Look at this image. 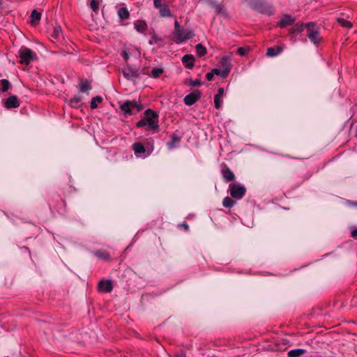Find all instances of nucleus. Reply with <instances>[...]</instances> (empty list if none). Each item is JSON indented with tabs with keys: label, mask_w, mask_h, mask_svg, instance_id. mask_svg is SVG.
<instances>
[{
	"label": "nucleus",
	"mask_w": 357,
	"mask_h": 357,
	"mask_svg": "<svg viewBox=\"0 0 357 357\" xmlns=\"http://www.w3.org/2000/svg\"><path fill=\"white\" fill-rule=\"evenodd\" d=\"M51 37L55 40H59L63 38V31L60 25H56L54 27Z\"/></svg>",
	"instance_id": "21"
},
{
	"label": "nucleus",
	"mask_w": 357,
	"mask_h": 357,
	"mask_svg": "<svg viewBox=\"0 0 357 357\" xmlns=\"http://www.w3.org/2000/svg\"><path fill=\"white\" fill-rule=\"evenodd\" d=\"M229 192L232 198L241 199L246 192V188L241 183H230L229 185Z\"/></svg>",
	"instance_id": "6"
},
{
	"label": "nucleus",
	"mask_w": 357,
	"mask_h": 357,
	"mask_svg": "<svg viewBox=\"0 0 357 357\" xmlns=\"http://www.w3.org/2000/svg\"><path fill=\"white\" fill-rule=\"evenodd\" d=\"M214 8L215 10V12L218 13H221L222 10V7L220 4H215Z\"/></svg>",
	"instance_id": "44"
},
{
	"label": "nucleus",
	"mask_w": 357,
	"mask_h": 357,
	"mask_svg": "<svg viewBox=\"0 0 357 357\" xmlns=\"http://www.w3.org/2000/svg\"><path fill=\"white\" fill-rule=\"evenodd\" d=\"M94 255L98 258L105 261H109L110 259V256L106 251L97 250L94 252Z\"/></svg>",
	"instance_id": "25"
},
{
	"label": "nucleus",
	"mask_w": 357,
	"mask_h": 357,
	"mask_svg": "<svg viewBox=\"0 0 357 357\" xmlns=\"http://www.w3.org/2000/svg\"><path fill=\"white\" fill-rule=\"evenodd\" d=\"M213 76H214V73H213V70H211L209 73H207L206 75V77L207 80H208V81H211L213 79Z\"/></svg>",
	"instance_id": "45"
},
{
	"label": "nucleus",
	"mask_w": 357,
	"mask_h": 357,
	"mask_svg": "<svg viewBox=\"0 0 357 357\" xmlns=\"http://www.w3.org/2000/svg\"><path fill=\"white\" fill-rule=\"evenodd\" d=\"M295 22V18H294L291 15H284L280 22L278 24V26L283 29L289 25H292Z\"/></svg>",
	"instance_id": "15"
},
{
	"label": "nucleus",
	"mask_w": 357,
	"mask_h": 357,
	"mask_svg": "<svg viewBox=\"0 0 357 357\" xmlns=\"http://www.w3.org/2000/svg\"><path fill=\"white\" fill-rule=\"evenodd\" d=\"M102 98L100 96H97L93 97L90 102V107L91 109H96L98 107V104L102 102Z\"/></svg>",
	"instance_id": "26"
},
{
	"label": "nucleus",
	"mask_w": 357,
	"mask_h": 357,
	"mask_svg": "<svg viewBox=\"0 0 357 357\" xmlns=\"http://www.w3.org/2000/svg\"><path fill=\"white\" fill-rule=\"evenodd\" d=\"M90 6L93 11L96 12L98 10L99 3L96 0H91Z\"/></svg>",
	"instance_id": "40"
},
{
	"label": "nucleus",
	"mask_w": 357,
	"mask_h": 357,
	"mask_svg": "<svg viewBox=\"0 0 357 357\" xmlns=\"http://www.w3.org/2000/svg\"><path fill=\"white\" fill-rule=\"evenodd\" d=\"M179 226H180L181 227L184 228V229H185V231H188V229H189V226H188V225L186 222H183V223H182V224H181Z\"/></svg>",
	"instance_id": "49"
},
{
	"label": "nucleus",
	"mask_w": 357,
	"mask_h": 357,
	"mask_svg": "<svg viewBox=\"0 0 357 357\" xmlns=\"http://www.w3.org/2000/svg\"><path fill=\"white\" fill-rule=\"evenodd\" d=\"M235 201H234L231 198L229 197H226L223 199L222 205L224 207L227 208H231L235 204Z\"/></svg>",
	"instance_id": "29"
},
{
	"label": "nucleus",
	"mask_w": 357,
	"mask_h": 357,
	"mask_svg": "<svg viewBox=\"0 0 357 357\" xmlns=\"http://www.w3.org/2000/svg\"><path fill=\"white\" fill-rule=\"evenodd\" d=\"M337 21L344 27L351 28L352 26V24L349 21H347L343 18H338Z\"/></svg>",
	"instance_id": "36"
},
{
	"label": "nucleus",
	"mask_w": 357,
	"mask_h": 357,
	"mask_svg": "<svg viewBox=\"0 0 357 357\" xmlns=\"http://www.w3.org/2000/svg\"><path fill=\"white\" fill-rule=\"evenodd\" d=\"M159 41H162V38L157 36L156 34H153L151 39L149 41L150 45H155L158 44Z\"/></svg>",
	"instance_id": "35"
},
{
	"label": "nucleus",
	"mask_w": 357,
	"mask_h": 357,
	"mask_svg": "<svg viewBox=\"0 0 357 357\" xmlns=\"http://www.w3.org/2000/svg\"><path fill=\"white\" fill-rule=\"evenodd\" d=\"M251 7L260 13L271 15L275 12L273 6L266 0H250Z\"/></svg>",
	"instance_id": "2"
},
{
	"label": "nucleus",
	"mask_w": 357,
	"mask_h": 357,
	"mask_svg": "<svg viewBox=\"0 0 357 357\" xmlns=\"http://www.w3.org/2000/svg\"><path fill=\"white\" fill-rule=\"evenodd\" d=\"M195 58L192 54H185L182 58V62L186 68L192 69L194 67Z\"/></svg>",
	"instance_id": "17"
},
{
	"label": "nucleus",
	"mask_w": 357,
	"mask_h": 357,
	"mask_svg": "<svg viewBox=\"0 0 357 357\" xmlns=\"http://www.w3.org/2000/svg\"><path fill=\"white\" fill-rule=\"evenodd\" d=\"M221 96H217V95H215L214 96V105H215V107L216 109H220L221 107V104H222V101H221Z\"/></svg>",
	"instance_id": "39"
},
{
	"label": "nucleus",
	"mask_w": 357,
	"mask_h": 357,
	"mask_svg": "<svg viewBox=\"0 0 357 357\" xmlns=\"http://www.w3.org/2000/svg\"><path fill=\"white\" fill-rule=\"evenodd\" d=\"M212 70H213L214 75H219V76H220L222 78L227 77L228 76V75H229L226 72V70H224L222 68H213Z\"/></svg>",
	"instance_id": "33"
},
{
	"label": "nucleus",
	"mask_w": 357,
	"mask_h": 357,
	"mask_svg": "<svg viewBox=\"0 0 357 357\" xmlns=\"http://www.w3.org/2000/svg\"><path fill=\"white\" fill-rule=\"evenodd\" d=\"M201 98V92L199 90H195L192 93L185 96L183 101L188 106L194 105Z\"/></svg>",
	"instance_id": "10"
},
{
	"label": "nucleus",
	"mask_w": 357,
	"mask_h": 357,
	"mask_svg": "<svg viewBox=\"0 0 357 357\" xmlns=\"http://www.w3.org/2000/svg\"><path fill=\"white\" fill-rule=\"evenodd\" d=\"M80 102H81L80 96H75L72 99H70L69 103L72 107L77 108L79 107V104Z\"/></svg>",
	"instance_id": "32"
},
{
	"label": "nucleus",
	"mask_w": 357,
	"mask_h": 357,
	"mask_svg": "<svg viewBox=\"0 0 357 357\" xmlns=\"http://www.w3.org/2000/svg\"><path fill=\"white\" fill-rule=\"evenodd\" d=\"M180 141L181 137L179 136L176 134L172 135L170 141L167 143V148L169 150L174 149L176 146V144L180 142Z\"/></svg>",
	"instance_id": "19"
},
{
	"label": "nucleus",
	"mask_w": 357,
	"mask_h": 357,
	"mask_svg": "<svg viewBox=\"0 0 357 357\" xmlns=\"http://www.w3.org/2000/svg\"><path fill=\"white\" fill-rule=\"evenodd\" d=\"M113 285L111 280H102L99 282L98 289L100 292L109 293L112 291Z\"/></svg>",
	"instance_id": "12"
},
{
	"label": "nucleus",
	"mask_w": 357,
	"mask_h": 357,
	"mask_svg": "<svg viewBox=\"0 0 357 357\" xmlns=\"http://www.w3.org/2000/svg\"><path fill=\"white\" fill-rule=\"evenodd\" d=\"M248 52L244 47H238L236 50V53L240 56H245Z\"/></svg>",
	"instance_id": "41"
},
{
	"label": "nucleus",
	"mask_w": 357,
	"mask_h": 357,
	"mask_svg": "<svg viewBox=\"0 0 357 357\" xmlns=\"http://www.w3.org/2000/svg\"><path fill=\"white\" fill-rule=\"evenodd\" d=\"M130 108H136L137 112H139L142 109V106L136 100L130 101Z\"/></svg>",
	"instance_id": "38"
},
{
	"label": "nucleus",
	"mask_w": 357,
	"mask_h": 357,
	"mask_svg": "<svg viewBox=\"0 0 357 357\" xmlns=\"http://www.w3.org/2000/svg\"><path fill=\"white\" fill-rule=\"evenodd\" d=\"M305 28V24L296 23L289 29V33L292 35L301 33Z\"/></svg>",
	"instance_id": "20"
},
{
	"label": "nucleus",
	"mask_w": 357,
	"mask_h": 357,
	"mask_svg": "<svg viewBox=\"0 0 357 357\" xmlns=\"http://www.w3.org/2000/svg\"><path fill=\"white\" fill-rule=\"evenodd\" d=\"M174 32H176V33H178V31L179 30H181V25H180V24L178 23V22L177 20H175V21H174Z\"/></svg>",
	"instance_id": "43"
},
{
	"label": "nucleus",
	"mask_w": 357,
	"mask_h": 357,
	"mask_svg": "<svg viewBox=\"0 0 357 357\" xmlns=\"http://www.w3.org/2000/svg\"><path fill=\"white\" fill-rule=\"evenodd\" d=\"M305 29H307V36L310 40L314 45H318L321 41L319 28L317 26L316 23L310 22L305 24Z\"/></svg>",
	"instance_id": "3"
},
{
	"label": "nucleus",
	"mask_w": 357,
	"mask_h": 357,
	"mask_svg": "<svg viewBox=\"0 0 357 357\" xmlns=\"http://www.w3.org/2000/svg\"><path fill=\"white\" fill-rule=\"evenodd\" d=\"M122 56L123 57L124 60L127 62L129 59V54L126 50L123 51Z\"/></svg>",
	"instance_id": "46"
},
{
	"label": "nucleus",
	"mask_w": 357,
	"mask_h": 357,
	"mask_svg": "<svg viewBox=\"0 0 357 357\" xmlns=\"http://www.w3.org/2000/svg\"><path fill=\"white\" fill-rule=\"evenodd\" d=\"M163 73V69L161 68H155L151 70V75L154 78H158Z\"/></svg>",
	"instance_id": "34"
},
{
	"label": "nucleus",
	"mask_w": 357,
	"mask_h": 357,
	"mask_svg": "<svg viewBox=\"0 0 357 357\" xmlns=\"http://www.w3.org/2000/svg\"><path fill=\"white\" fill-rule=\"evenodd\" d=\"M135 29L139 33H145L147 30V24L144 20H139L134 23Z\"/></svg>",
	"instance_id": "16"
},
{
	"label": "nucleus",
	"mask_w": 357,
	"mask_h": 357,
	"mask_svg": "<svg viewBox=\"0 0 357 357\" xmlns=\"http://www.w3.org/2000/svg\"><path fill=\"white\" fill-rule=\"evenodd\" d=\"M174 357H185V354L184 352H181L176 354Z\"/></svg>",
	"instance_id": "50"
},
{
	"label": "nucleus",
	"mask_w": 357,
	"mask_h": 357,
	"mask_svg": "<svg viewBox=\"0 0 357 357\" xmlns=\"http://www.w3.org/2000/svg\"><path fill=\"white\" fill-rule=\"evenodd\" d=\"M20 63L28 66L32 61L37 59L36 54L28 47H22L18 52Z\"/></svg>",
	"instance_id": "4"
},
{
	"label": "nucleus",
	"mask_w": 357,
	"mask_h": 357,
	"mask_svg": "<svg viewBox=\"0 0 357 357\" xmlns=\"http://www.w3.org/2000/svg\"><path fill=\"white\" fill-rule=\"evenodd\" d=\"M144 146L146 149L151 148V153L153 151L154 146H153V139L152 138H148L146 139L144 143Z\"/></svg>",
	"instance_id": "37"
},
{
	"label": "nucleus",
	"mask_w": 357,
	"mask_h": 357,
	"mask_svg": "<svg viewBox=\"0 0 357 357\" xmlns=\"http://www.w3.org/2000/svg\"><path fill=\"white\" fill-rule=\"evenodd\" d=\"M121 109L126 114L131 115L132 112L130 108V101H126L120 106Z\"/></svg>",
	"instance_id": "28"
},
{
	"label": "nucleus",
	"mask_w": 357,
	"mask_h": 357,
	"mask_svg": "<svg viewBox=\"0 0 357 357\" xmlns=\"http://www.w3.org/2000/svg\"><path fill=\"white\" fill-rule=\"evenodd\" d=\"M224 92H225L224 89L222 87H220V88H218V93L215 95L222 97L223 96V94H224Z\"/></svg>",
	"instance_id": "47"
},
{
	"label": "nucleus",
	"mask_w": 357,
	"mask_h": 357,
	"mask_svg": "<svg viewBox=\"0 0 357 357\" xmlns=\"http://www.w3.org/2000/svg\"><path fill=\"white\" fill-rule=\"evenodd\" d=\"M118 16L121 20H125L129 18L130 13L126 8L121 7L118 10Z\"/></svg>",
	"instance_id": "23"
},
{
	"label": "nucleus",
	"mask_w": 357,
	"mask_h": 357,
	"mask_svg": "<svg viewBox=\"0 0 357 357\" xmlns=\"http://www.w3.org/2000/svg\"><path fill=\"white\" fill-rule=\"evenodd\" d=\"M19 106L20 101L16 96H10L4 102V107L7 109L17 108Z\"/></svg>",
	"instance_id": "13"
},
{
	"label": "nucleus",
	"mask_w": 357,
	"mask_h": 357,
	"mask_svg": "<svg viewBox=\"0 0 357 357\" xmlns=\"http://www.w3.org/2000/svg\"><path fill=\"white\" fill-rule=\"evenodd\" d=\"M153 6L158 9L159 14L162 17H172V12L166 3H162L161 0H153Z\"/></svg>",
	"instance_id": "8"
},
{
	"label": "nucleus",
	"mask_w": 357,
	"mask_h": 357,
	"mask_svg": "<svg viewBox=\"0 0 357 357\" xmlns=\"http://www.w3.org/2000/svg\"><path fill=\"white\" fill-rule=\"evenodd\" d=\"M122 73L123 76L129 80L137 78L139 77L140 75L139 69L134 68L130 65H127L126 67L123 68Z\"/></svg>",
	"instance_id": "9"
},
{
	"label": "nucleus",
	"mask_w": 357,
	"mask_h": 357,
	"mask_svg": "<svg viewBox=\"0 0 357 357\" xmlns=\"http://www.w3.org/2000/svg\"><path fill=\"white\" fill-rule=\"evenodd\" d=\"M0 82L1 85V91L2 92H6L7 91H8L11 86L10 82L6 79H3Z\"/></svg>",
	"instance_id": "31"
},
{
	"label": "nucleus",
	"mask_w": 357,
	"mask_h": 357,
	"mask_svg": "<svg viewBox=\"0 0 357 357\" xmlns=\"http://www.w3.org/2000/svg\"><path fill=\"white\" fill-rule=\"evenodd\" d=\"M144 114L146 117L142 119L136 123L137 128H142L147 126V129L157 130L158 129V114L156 112L147 109L145 110Z\"/></svg>",
	"instance_id": "1"
},
{
	"label": "nucleus",
	"mask_w": 357,
	"mask_h": 357,
	"mask_svg": "<svg viewBox=\"0 0 357 357\" xmlns=\"http://www.w3.org/2000/svg\"><path fill=\"white\" fill-rule=\"evenodd\" d=\"M356 135H357V132H356Z\"/></svg>",
	"instance_id": "52"
},
{
	"label": "nucleus",
	"mask_w": 357,
	"mask_h": 357,
	"mask_svg": "<svg viewBox=\"0 0 357 357\" xmlns=\"http://www.w3.org/2000/svg\"><path fill=\"white\" fill-rule=\"evenodd\" d=\"M351 236L353 238H356L357 237V228H354L351 230Z\"/></svg>",
	"instance_id": "48"
},
{
	"label": "nucleus",
	"mask_w": 357,
	"mask_h": 357,
	"mask_svg": "<svg viewBox=\"0 0 357 357\" xmlns=\"http://www.w3.org/2000/svg\"><path fill=\"white\" fill-rule=\"evenodd\" d=\"M221 174L225 182L233 181L235 179L234 172L228 167H225L221 170Z\"/></svg>",
	"instance_id": "14"
},
{
	"label": "nucleus",
	"mask_w": 357,
	"mask_h": 357,
	"mask_svg": "<svg viewBox=\"0 0 357 357\" xmlns=\"http://www.w3.org/2000/svg\"><path fill=\"white\" fill-rule=\"evenodd\" d=\"M195 36L194 31L192 29H181L176 32H173V40L178 44L185 42L186 40L192 38Z\"/></svg>",
	"instance_id": "5"
},
{
	"label": "nucleus",
	"mask_w": 357,
	"mask_h": 357,
	"mask_svg": "<svg viewBox=\"0 0 357 357\" xmlns=\"http://www.w3.org/2000/svg\"><path fill=\"white\" fill-rule=\"evenodd\" d=\"M41 17L40 13L38 12L36 10H33L31 14V22L32 24H36L40 21Z\"/></svg>",
	"instance_id": "24"
},
{
	"label": "nucleus",
	"mask_w": 357,
	"mask_h": 357,
	"mask_svg": "<svg viewBox=\"0 0 357 357\" xmlns=\"http://www.w3.org/2000/svg\"><path fill=\"white\" fill-rule=\"evenodd\" d=\"M91 89L90 83L87 80L82 81L80 84L79 91L82 93L86 92Z\"/></svg>",
	"instance_id": "30"
},
{
	"label": "nucleus",
	"mask_w": 357,
	"mask_h": 357,
	"mask_svg": "<svg viewBox=\"0 0 357 357\" xmlns=\"http://www.w3.org/2000/svg\"><path fill=\"white\" fill-rule=\"evenodd\" d=\"M195 48H196L197 54L199 57L204 56L207 52L206 48L204 46H203L201 43H198L195 46Z\"/></svg>",
	"instance_id": "27"
},
{
	"label": "nucleus",
	"mask_w": 357,
	"mask_h": 357,
	"mask_svg": "<svg viewBox=\"0 0 357 357\" xmlns=\"http://www.w3.org/2000/svg\"><path fill=\"white\" fill-rule=\"evenodd\" d=\"M306 351L303 349H295L290 350L288 354V357H300L302 355L305 354Z\"/></svg>",
	"instance_id": "22"
},
{
	"label": "nucleus",
	"mask_w": 357,
	"mask_h": 357,
	"mask_svg": "<svg viewBox=\"0 0 357 357\" xmlns=\"http://www.w3.org/2000/svg\"><path fill=\"white\" fill-rule=\"evenodd\" d=\"M233 59V54L231 53H229L228 55L223 56L220 61V64L222 67V69L224 70H226V72L229 74L231 68V61Z\"/></svg>",
	"instance_id": "11"
},
{
	"label": "nucleus",
	"mask_w": 357,
	"mask_h": 357,
	"mask_svg": "<svg viewBox=\"0 0 357 357\" xmlns=\"http://www.w3.org/2000/svg\"><path fill=\"white\" fill-rule=\"evenodd\" d=\"M283 48L280 46L271 47L267 49L266 55L270 57L279 55L282 52Z\"/></svg>",
	"instance_id": "18"
},
{
	"label": "nucleus",
	"mask_w": 357,
	"mask_h": 357,
	"mask_svg": "<svg viewBox=\"0 0 357 357\" xmlns=\"http://www.w3.org/2000/svg\"><path fill=\"white\" fill-rule=\"evenodd\" d=\"M190 86H200L202 85V82L199 79H195V80H192L191 79L190 81V83H189Z\"/></svg>",
	"instance_id": "42"
},
{
	"label": "nucleus",
	"mask_w": 357,
	"mask_h": 357,
	"mask_svg": "<svg viewBox=\"0 0 357 357\" xmlns=\"http://www.w3.org/2000/svg\"><path fill=\"white\" fill-rule=\"evenodd\" d=\"M132 150L137 158H145L151 154V148L146 149L144 144L141 142L134 143Z\"/></svg>",
	"instance_id": "7"
},
{
	"label": "nucleus",
	"mask_w": 357,
	"mask_h": 357,
	"mask_svg": "<svg viewBox=\"0 0 357 357\" xmlns=\"http://www.w3.org/2000/svg\"><path fill=\"white\" fill-rule=\"evenodd\" d=\"M354 205H355V206H357V202H355Z\"/></svg>",
	"instance_id": "51"
}]
</instances>
